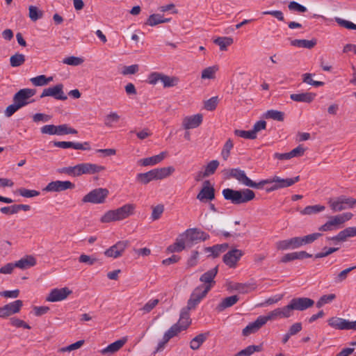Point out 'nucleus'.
<instances>
[{
	"mask_svg": "<svg viewBox=\"0 0 356 356\" xmlns=\"http://www.w3.org/2000/svg\"><path fill=\"white\" fill-rule=\"evenodd\" d=\"M136 180L143 184H147L153 180H156L153 170L147 172L139 173L136 176Z\"/></svg>",
	"mask_w": 356,
	"mask_h": 356,
	"instance_id": "39",
	"label": "nucleus"
},
{
	"mask_svg": "<svg viewBox=\"0 0 356 356\" xmlns=\"http://www.w3.org/2000/svg\"><path fill=\"white\" fill-rule=\"evenodd\" d=\"M63 85L62 83L57 84L53 87L44 88L40 95V98L44 97H53L56 99L66 100L67 97L65 95L63 90Z\"/></svg>",
	"mask_w": 356,
	"mask_h": 356,
	"instance_id": "13",
	"label": "nucleus"
},
{
	"mask_svg": "<svg viewBox=\"0 0 356 356\" xmlns=\"http://www.w3.org/2000/svg\"><path fill=\"white\" fill-rule=\"evenodd\" d=\"M232 289L241 293H248L250 291V285L243 283H235L233 284Z\"/></svg>",
	"mask_w": 356,
	"mask_h": 356,
	"instance_id": "64",
	"label": "nucleus"
},
{
	"mask_svg": "<svg viewBox=\"0 0 356 356\" xmlns=\"http://www.w3.org/2000/svg\"><path fill=\"white\" fill-rule=\"evenodd\" d=\"M347 322L348 320L339 317H332L327 321L328 325L330 327L337 330H346Z\"/></svg>",
	"mask_w": 356,
	"mask_h": 356,
	"instance_id": "34",
	"label": "nucleus"
},
{
	"mask_svg": "<svg viewBox=\"0 0 356 356\" xmlns=\"http://www.w3.org/2000/svg\"><path fill=\"white\" fill-rule=\"evenodd\" d=\"M218 271V266L211 268L202 274L200 278V280L204 284V285H200V286L209 287V291L215 284L214 278L216 276Z\"/></svg>",
	"mask_w": 356,
	"mask_h": 356,
	"instance_id": "19",
	"label": "nucleus"
},
{
	"mask_svg": "<svg viewBox=\"0 0 356 356\" xmlns=\"http://www.w3.org/2000/svg\"><path fill=\"white\" fill-rule=\"evenodd\" d=\"M147 81L152 85H156L160 81L164 88H170L177 86L179 79L177 76H170L160 72H152L149 74Z\"/></svg>",
	"mask_w": 356,
	"mask_h": 356,
	"instance_id": "5",
	"label": "nucleus"
},
{
	"mask_svg": "<svg viewBox=\"0 0 356 356\" xmlns=\"http://www.w3.org/2000/svg\"><path fill=\"white\" fill-rule=\"evenodd\" d=\"M328 204L333 212H339L347 209H353L356 205V199L341 195L335 199H330Z\"/></svg>",
	"mask_w": 356,
	"mask_h": 356,
	"instance_id": "4",
	"label": "nucleus"
},
{
	"mask_svg": "<svg viewBox=\"0 0 356 356\" xmlns=\"http://www.w3.org/2000/svg\"><path fill=\"white\" fill-rule=\"evenodd\" d=\"M209 291V287H196L191 293L189 300H188L187 306L184 308L188 309V311L191 309H194L200 302V301L207 296Z\"/></svg>",
	"mask_w": 356,
	"mask_h": 356,
	"instance_id": "7",
	"label": "nucleus"
},
{
	"mask_svg": "<svg viewBox=\"0 0 356 356\" xmlns=\"http://www.w3.org/2000/svg\"><path fill=\"white\" fill-rule=\"evenodd\" d=\"M161 23H163V17L159 14H152L149 15L145 24L154 26Z\"/></svg>",
	"mask_w": 356,
	"mask_h": 356,
	"instance_id": "56",
	"label": "nucleus"
},
{
	"mask_svg": "<svg viewBox=\"0 0 356 356\" xmlns=\"http://www.w3.org/2000/svg\"><path fill=\"white\" fill-rule=\"evenodd\" d=\"M105 170V167L90 163H81L76 165L77 177L82 175H92Z\"/></svg>",
	"mask_w": 356,
	"mask_h": 356,
	"instance_id": "10",
	"label": "nucleus"
},
{
	"mask_svg": "<svg viewBox=\"0 0 356 356\" xmlns=\"http://www.w3.org/2000/svg\"><path fill=\"white\" fill-rule=\"evenodd\" d=\"M25 62V56L22 54L17 53L10 58V65L13 67H19Z\"/></svg>",
	"mask_w": 356,
	"mask_h": 356,
	"instance_id": "48",
	"label": "nucleus"
},
{
	"mask_svg": "<svg viewBox=\"0 0 356 356\" xmlns=\"http://www.w3.org/2000/svg\"><path fill=\"white\" fill-rule=\"evenodd\" d=\"M128 244L129 242L127 241H118L115 245L105 250L104 254L107 257L118 258L122 256L125 249L128 246Z\"/></svg>",
	"mask_w": 356,
	"mask_h": 356,
	"instance_id": "17",
	"label": "nucleus"
},
{
	"mask_svg": "<svg viewBox=\"0 0 356 356\" xmlns=\"http://www.w3.org/2000/svg\"><path fill=\"white\" fill-rule=\"evenodd\" d=\"M222 193L226 200H229L234 204L247 203L255 197L254 192L249 188L239 191L225 188Z\"/></svg>",
	"mask_w": 356,
	"mask_h": 356,
	"instance_id": "2",
	"label": "nucleus"
},
{
	"mask_svg": "<svg viewBox=\"0 0 356 356\" xmlns=\"http://www.w3.org/2000/svg\"><path fill=\"white\" fill-rule=\"evenodd\" d=\"M218 70V67L217 65L208 67L202 70L201 78L202 79H213Z\"/></svg>",
	"mask_w": 356,
	"mask_h": 356,
	"instance_id": "44",
	"label": "nucleus"
},
{
	"mask_svg": "<svg viewBox=\"0 0 356 356\" xmlns=\"http://www.w3.org/2000/svg\"><path fill=\"white\" fill-rule=\"evenodd\" d=\"M218 165H219L218 161L213 160V161H210L205 167L204 171L206 172V174L208 176L214 174V172H216Z\"/></svg>",
	"mask_w": 356,
	"mask_h": 356,
	"instance_id": "61",
	"label": "nucleus"
},
{
	"mask_svg": "<svg viewBox=\"0 0 356 356\" xmlns=\"http://www.w3.org/2000/svg\"><path fill=\"white\" fill-rule=\"evenodd\" d=\"M355 269H356V266L348 268L341 271L336 277H334V283L339 284L345 281L348 277V273Z\"/></svg>",
	"mask_w": 356,
	"mask_h": 356,
	"instance_id": "46",
	"label": "nucleus"
},
{
	"mask_svg": "<svg viewBox=\"0 0 356 356\" xmlns=\"http://www.w3.org/2000/svg\"><path fill=\"white\" fill-rule=\"evenodd\" d=\"M325 209V206L316 204L306 207L303 210L300 211V213L302 215H312L323 211Z\"/></svg>",
	"mask_w": 356,
	"mask_h": 356,
	"instance_id": "43",
	"label": "nucleus"
},
{
	"mask_svg": "<svg viewBox=\"0 0 356 356\" xmlns=\"http://www.w3.org/2000/svg\"><path fill=\"white\" fill-rule=\"evenodd\" d=\"M36 90L31 88H24L19 90L14 95L13 102L17 103L21 108L26 106L29 103L34 102V100L29 101V99L35 95Z\"/></svg>",
	"mask_w": 356,
	"mask_h": 356,
	"instance_id": "8",
	"label": "nucleus"
},
{
	"mask_svg": "<svg viewBox=\"0 0 356 356\" xmlns=\"http://www.w3.org/2000/svg\"><path fill=\"white\" fill-rule=\"evenodd\" d=\"M243 252L238 249H232L224 254L222 261L229 268H235Z\"/></svg>",
	"mask_w": 356,
	"mask_h": 356,
	"instance_id": "15",
	"label": "nucleus"
},
{
	"mask_svg": "<svg viewBox=\"0 0 356 356\" xmlns=\"http://www.w3.org/2000/svg\"><path fill=\"white\" fill-rule=\"evenodd\" d=\"M229 248L228 243H222L213 245L211 247H207L204 248L206 252H210L213 257H217L220 254L225 252Z\"/></svg>",
	"mask_w": 356,
	"mask_h": 356,
	"instance_id": "30",
	"label": "nucleus"
},
{
	"mask_svg": "<svg viewBox=\"0 0 356 356\" xmlns=\"http://www.w3.org/2000/svg\"><path fill=\"white\" fill-rule=\"evenodd\" d=\"M334 21L341 26L344 27L347 29L356 30V24L353 22L339 18L335 17Z\"/></svg>",
	"mask_w": 356,
	"mask_h": 356,
	"instance_id": "59",
	"label": "nucleus"
},
{
	"mask_svg": "<svg viewBox=\"0 0 356 356\" xmlns=\"http://www.w3.org/2000/svg\"><path fill=\"white\" fill-rule=\"evenodd\" d=\"M228 178H234L236 179L240 184L248 186L250 179L248 178L244 170L240 168H232L229 170Z\"/></svg>",
	"mask_w": 356,
	"mask_h": 356,
	"instance_id": "21",
	"label": "nucleus"
},
{
	"mask_svg": "<svg viewBox=\"0 0 356 356\" xmlns=\"http://www.w3.org/2000/svg\"><path fill=\"white\" fill-rule=\"evenodd\" d=\"M290 307L293 312L294 310L305 311L314 306V301L309 298H293L289 302Z\"/></svg>",
	"mask_w": 356,
	"mask_h": 356,
	"instance_id": "12",
	"label": "nucleus"
},
{
	"mask_svg": "<svg viewBox=\"0 0 356 356\" xmlns=\"http://www.w3.org/2000/svg\"><path fill=\"white\" fill-rule=\"evenodd\" d=\"M75 184L70 181H53L49 182L43 191L47 192H62L68 189H74Z\"/></svg>",
	"mask_w": 356,
	"mask_h": 356,
	"instance_id": "9",
	"label": "nucleus"
},
{
	"mask_svg": "<svg viewBox=\"0 0 356 356\" xmlns=\"http://www.w3.org/2000/svg\"><path fill=\"white\" fill-rule=\"evenodd\" d=\"M191 323L189 311L184 307L181 310L179 321L176 324H179L181 328L186 330Z\"/></svg>",
	"mask_w": 356,
	"mask_h": 356,
	"instance_id": "32",
	"label": "nucleus"
},
{
	"mask_svg": "<svg viewBox=\"0 0 356 356\" xmlns=\"http://www.w3.org/2000/svg\"><path fill=\"white\" fill-rule=\"evenodd\" d=\"M23 305V302L20 300H17L13 302L4 305L8 316L18 313Z\"/></svg>",
	"mask_w": 356,
	"mask_h": 356,
	"instance_id": "37",
	"label": "nucleus"
},
{
	"mask_svg": "<svg viewBox=\"0 0 356 356\" xmlns=\"http://www.w3.org/2000/svg\"><path fill=\"white\" fill-rule=\"evenodd\" d=\"M316 97L315 93L312 92H303L299 94H291L290 95L291 99L298 102H312Z\"/></svg>",
	"mask_w": 356,
	"mask_h": 356,
	"instance_id": "28",
	"label": "nucleus"
},
{
	"mask_svg": "<svg viewBox=\"0 0 356 356\" xmlns=\"http://www.w3.org/2000/svg\"><path fill=\"white\" fill-rule=\"evenodd\" d=\"M186 247H187L186 244L182 235L181 234L176 239L175 243L168 247L167 251L168 252H179L182 251Z\"/></svg>",
	"mask_w": 356,
	"mask_h": 356,
	"instance_id": "33",
	"label": "nucleus"
},
{
	"mask_svg": "<svg viewBox=\"0 0 356 356\" xmlns=\"http://www.w3.org/2000/svg\"><path fill=\"white\" fill-rule=\"evenodd\" d=\"M300 180V176H296L293 178L282 179L280 177L275 176L270 179L271 184L275 183L278 185L279 188H286L293 185L295 183Z\"/></svg>",
	"mask_w": 356,
	"mask_h": 356,
	"instance_id": "25",
	"label": "nucleus"
},
{
	"mask_svg": "<svg viewBox=\"0 0 356 356\" xmlns=\"http://www.w3.org/2000/svg\"><path fill=\"white\" fill-rule=\"evenodd\" d=\"M336 298V296L334 293L327 295H323L316 302V307L318 308L322 307L324 305L327 304L333 301Z\"/></svg>",
	"mask_w": 356,
	"mask_h": 356,
	"instance_id": "53",
	"label": "nucleus"
},
{
	"mask_svg": "<svg viewBox=\"0 0 356 356\" xmlns=\"http://www.w3.org/2000/svg\"><path fill=\"white\" fill-rule=\"evenodd\" d=\"M83 61V59L81 58L72 56L65 58L63 60V63L68 65L78 66L81 65Z\"/></svg>",
	"mask_w": 356,
	"mask_h": 356,
	"instance_id": "54",
	"label": "nucleus"
},
{
	"mask_svg": "<svg viewBox=\"0 0 356 356\" xmlns=\"http://www.w3.org/2000/svg\"><path fill=\"white\" fill-rule=\"evenodd\" d=\"M127 341V337H123L109 344L107 347L101 350L103 355H112L118 352Z\"/></svg>",
	"mask_w": 356,
	"mask_h": 356,
	"instance_id": "24",
	"label": "nucleus"
},
{
	"mask_svg": "<svg viewBox=\"0 0 356 356\" xmlns=\"http://www.w3.org/2000/svg\"><path fill=\"white\" fill-rule=\"evenodd\" d=\"M267 322L266 316H259L254 322L249 323V325L253 329V331L256 332Z\"/></svg>",
	"mask_w": 356,
	"mask_h": 356,
	"instance_id": "50",
	"label": "nucleus"
},
{
	"mask_svg": "<svg viewBox=\"0 0 356 356\" xmlns=\"http://www.w3.org/2000/svg\"><path fill=\"white\" fill-rule=\"evenodd\" d=\"M71 293L72 291L67 287L54 289L46 298V300L52 302L61 301L66 299Z\"/></svg>",
	"mask_w": 356,
	"mask_h": 356,
	"instance_id": "16",
	"label": "nucleus"
},
{
	"mask_svg": "<svg viewBox=\"0 0 356 356\" xmlns=\"http://www.w3.org/2000/svg\"><path fill=\"white\" fill-rule=\"evenodd\" d=\"M293 314L289 303L282 307H278L270 312L266 316L267 321H273L279 318H288Z\"/></svg>",
	"mask_w": 356,
	"mask_h": 356,
	"instance_id": "11",
	"label": "nucleus"
},
{
	"mask_svg": "<svg viewBox=\"0 0 356 356\" xmlns=\"http://www.w3.org/2000/svg\"><path fill=\"white\" fill-rule=\"evenodd\" d=\"M343 225L341 219L338 215L330 216L329 220L321 227L318 230L321 232H329L341 227Z\"/></svg>",
	"mask_w": 356,
	"mask_h": 356,
	"instance_id": "20",
	"label": "nucleus"
},
{
	"mask_svg": "<svg viewBox=\"0 0 356 356\" xmlns=\"http://www.w3.org/2000/svg\"><path fill=\"white\" fill-rule=\"evenodd\" d=\"M239 300L238 296L234 295L224 298L221 302L217 306L216 309L218 312H222L226 308L230 307L235 305Z\"/></svg>",
	"mask_w": 356,
	"mask_h": 356,
	"instance_id": "31",
	"label": "nucleus"
},
{
	"mask_svg": "<svg viewBox=\"0 0 356 356\" xmlns=\"http://www.w3.org/2000/svg\"><path fill=\"white\" fill-rule=\"evenodd\" d=\"M108 193L109 192L107 188H95L86 195L83 197L82 202H90L92 204H102L105 202V200L108 195Z\"/></svg>",
	"mask_w": 356,
	"mask_h": 356,
	"instance_id": "6",
	"label": "nucleus"
},
{
	"mask_svg": "<svg viewBox=\"0 0 356 356\" xmlns=\"http://www.w3.org/2000/svg\"><path fill=\"white\" fill-rule=\"evenodd\" d=\"M213 42L220 47L221 51H225L227 47L233 43V39L230 37H218Z\"/></svg>",
	"mask_w": 356,
	"mask_h": 356,
	"instance_id": "41",
	"label": "nucleus"
},
{
	"mask_svg": "<svg viewBox=\"0 0 356 356\" xmlns=\"http://www.w3.org/2000/svg\"><path fill=\"white\" fill-rule=\"evenodd\" d=\"M209 332L201 333L195 337L190 342V348L192 350H197L200 348L201 345L206 341Z\"/></svg>",
	"mask_w": 356,
	"mask_h": 356,
	"instance_id": "36",
	"label": "nucleus"
},
{
	"mask_svg": "<svg viewBox=\"0 0 356 356\" xmlns=\"http://www.w3.org/2000/svg\"><path fill=\"white\" fill-rule=\"evenodd\" d=\"M234 147V143L232 139L229 138L225 143L221 152V156L225 161H227L230 155V151Z\"/></svg>",
	"mask_w": 356,
	"mask_h": 356,
	"instance_id": "52",
	"label": "nucleus"
},
{
	"mask_svg": "<svg viewBox=\"0 0 356 356\" xmlns=\"http://www.w3.org/2000/svg\"><path fill=\"white\" fill-rule=\"evenodd\" d=\"M164 211V206L163 204H158L152 207V212L151 218L152 220H156L159 219Z\"/></svg>",
	"mask_w": 356,
	"mask_h": 356,
	"instance_id": "58",
	"label": "nucleus"
},
{
	"mask_svg": "<svg viewBox=\"0 0 356 356\" xmlns=\"http://www.w3.org/2000/svg\"><path fill=\"white\" fill-rule=\"evenodd\" d=\"M183 330H184L181 328L179 324L175 323L171 326L167 332H165L163 336L165 337V339L170 340Z\"/></svg>",
	"mask_w": 356,
	"mask_h": 356,
	"instance_id": "45",
	"label": "nucleus"
},
{
	"mask_svg": "<svg viewBox=\"0 0 356 356\" xmlns=\"http://www.w3.org/2000/svg\"><path fill=\"white\" fill-rule=\"evenodd\" d=\"M322 236L321 233H313L302 237H300V245L310 244Z\"/></svg>",
	"mask_w": 356,
	"mask_h": 356,
	"instance_id": "49",
	"label": "nucleus"
},
{
	"mask_svg": "<svg viewBox=\"0 0 356 356\" xmlns=\"http://www.w3.org/2000/svg\"><path fill=\"white\" fill-rule=\"evenodd\" d=\"M57 135L62 136L66 134H76L77 130L69 127L67 124H63L57 126Z\"/></svg>",
	"mask_w": 356,
	"mask_h": 356,
	"instance_id": "47",
	"label": "nucleus"
},
{
	"mask_svg": "<svg viewBox=\"0 0 356 356\" xmlns=\"http://www.w3.org/2000/svg\"><path fill=\"white\" fill-rule=\"evenodd\" d=\"M291 44L294 47L306 48V49H312L316 44V40L312 39L310 40H293L291 42Z\"/></svg>",
	"mask_w": 356,
	"mask_h": 356,
	"instance_id": "35",
	"label": "nucleus"
},
{
	"mask_svg": "<svg viewBox=\"0 0 356 356\" xmlns=\"http://www.w3.org/2000/svg\"><path fill=\"white\" fill-rule=\"evenodd\" d=\"M119 120V115L115 112H111L105 117L104 124L111 127L113 123L118 122Z\"/></svg>",
	"mask_w": 356,
	"mask_h": 356,
	"instance_id": "55",
	"label": "nucleus"
},
{
	"mask_svg": "<svg viewBox=\"0 0 356 356\" xmlns=\"http://www.w3.org/2000/svg\"><path fill=\"white\" fill-rule=\"evenodd\" d=\"M167 152H162L158 155L140 159L138 163L143 166L154 165L161 163L167 156Z\"/></svg>",
	"mask_w": 356,
	"mask_h": 356,
	"instance_id": "26",
	"label": "nucleus"
},
{
	"mask_svg": "<svg viewBox=\"0 0 356 356\" xmlns=\"http://www.w3.org/2000/svg\"><path fill=\"white\" fill-rule=\"evenodd\" d=\"M159 302V300L158 299L150 300L140 309V310L143 312V314L149 313L158 305Z\"/></svg>",
	"mask_w": 356,
	"mask_h": 356,
	"instance_id": "63",
	"label": "nucleus"
},
{
	"mask_svg": "<svg viewBox=\"0 0 356 356\" xmlns=\"http://www.w3.org/2000/svg\"><path fill=\"white\" fill-rule=\"evenodd\" d=\"M29 16L30 19L33 22L37 21L38 19L42 18L43 16L42 11L38 10V8L34 6H30L29 7Z\"/></svg>",
	"mask_w": 356,
	"mask_h": 356,
	"instance_id": "51",
	"label": "nucleus"
},
{
	"mask_svg": "<svg viewBox=\"0 0 356 356\" xmlns=\"http://www.w3.org/2000/svg\"><path fill=\"white\" fill-rule=\"evenodd\" d=\"M356 236V227H349L339 232L337 235L332 237H327V241L343 242L348 238Z\"/></svg>",
	"mask_w": 356,
	"mask_h": 356,
	"instance_id": "18",
	"label": "nucleus"
},
{
	"mask_svg": "<svg viewBox=\"0 0 356 356\" xmlns=\"http://www.w3.org/2000/svg\"><path fill=\"white\" fill-rule=\"evenodd\" d=\"M262 349V345H251L238 352L234 356H251L256 352H261Z\"/></svg>",
	"mask_w": 356,
	"mask_h": 356,
	"instance_id": "38",
	"label": "nucleus"
},
{
	"mask_svg": "<svg viewBox=\"0 0 356 356\" xmlns=\"http://www.w3.org/2000/svg\"><path fill=\"white\" fill-rule=\"evenodd\" d=\"M33 85L35 86H43L53 81V77H47L45 75H39L30 79Z\"/></svg>",
	"mask_w": 356,
	"mask_h": 356,
	"instance_id": "42",
	"label": "nucleus"
},
{
	"mask_svg": "<svg viewBox=\"0 0 356 356\" xmlns=\"http://www.w3.org/2000/svg\"><path fill=\"white\" fill-rule=\"evenodd\" d=\"M36 264V260L33 256H26L15 263V266L21 269H26L34 266Z\"/></svg>",
	"mask_w": 356,
	"mask_h": 356,
	"instance_id": "29",
	"label": "nucleus"
},
{
	"mask_svg": "<svg viewBox=\"0 0 356 356\" xmlns=\"http://www.w3.org/2000/svg\"><path fill=\"white\" fill-rule=\"evenodd\" d=\"M339 248H327L324 247L323 251L314 255L315 259L323 258L329 256L330 254L337 252Z\"/></svg>",
	"mask_w": 356,
	"mask_h": 356,
	"instance_id": "60",
	"label": "nucleus"
},
{
	"mask_svg": "<svg viewBox=\"0 0 356 356\" xmlns=\"http://www.w3.org/2000/svg\"><path fill=\"white\" fill-rule=\"evenodd\" d=\"M136 205L135 204H126L116 209L106 211L100 218L102 223H108L120 221L129 218L135 213Z\"/></svg>",
	"mask_w": 356,
	"mask_h": 356,
	"instance_id": "1",
	"label": "nucleus"
},
{
	"mask_svg": "<svg viewBox=\"0 0 356 356\" xmlns=\"http://www.w3.org/2000/svg\"><path fill=\"white\" fill-rule=\"evenodd\" d=\"M18 193L20 195L24 197H33L38 196L40 192L35 190H29L24 188H19Z\"/></svg>",
	"mask_w": 356,
	"mask_h": 356,
	"instance_id": "62",
	"label": "nucleus"
},
{
	"mask_svg": "<svg viewBox=\"0 0 356 356\" xmlns=\"http://www.w3.org/2000/svg\"><path fill=\"white\" fill-rule=\"evenodd\" d=\"M276 245L278 250H282L298 248L301 247L300 242V236L280 241L277 243Z\"/></svg>",
	"mask_w": 356,
	"mask_h": 356,
	"instance_id": "22",
	"label": "nucleus"
},
{
	"mask_svg": "<svg viewBox=\"0 0 356 356\" xmlns=\"http://www.w3.org/2000/svg\"><path fill=\"white\" fill-rule=\"evenodd\" d=\"M234 134L236 136L246 138V139H255L257 138V135H254L252 130L249 131H244V130H239L236 129L234 131Z\"/></svg>",
	"mask_w": 356,
	"mask_h": 356,
	"instance_id": "57",
	"label": "nucleus"
},
{
	"mask_svg": "<svg viewBox=\"0 0 356 356\" xmlns=\"http://www.w3.org/2000/svg\"><path fill=\"white\" fill-rule=\"evenodd\" d=\"M215 198V189L211 186L209 180L203 183V186L200 191L197 195V199L202 202H206L209 200H213Z\"/></svg>",
	"mask_w": 356,
	"mask_h": 356,
	"instance_id": "14",
	"label": "nucleus"
},
{
	"mask_svg": "<svg viewBox=\"0 0 356 356\" xmlns=\"http://www.w3.org/2000/svg\"><path fill=\"white\" fill-rule=\"evenodd\" d=\"M264 117L266 119L283 122L284 120V113L277 110H268L264 113Z\"/></svg>",
	"mask_w": 356,
	"mask_h": 356,
	"instance_id": "40",
	"label": "nucleus"
},
{
	"mask_svg": "<svg viewBox=\"0 0 356 356\" xmlns=\"http://www.w3.org/2000/svg\"><path fill=\"white\" fill-rule=\"evenodd\" d=\"M202 122V115L196 114L194 115L186 117L182 122L185 129H194L197 127Z\"/></svg>",
	"mask_w": 356,
	"mask_h": 356,
	"instance_id": "23",
	"label": "nucleus"
},
{
	"mask_svg": "<svg viewBox=\"0 0 356 356\" xmlns=\"http://www.w3.org/2000/svg\"><path fill=\"white\" fill-rule=\"evenodd\" d=\"M181 235L188 248L209 238V235L207 233L198 228L188 229Z\"/></svg>",
	"mask_w": 356,
	"mask_h": 356,
	"instance_id": "3",
	"label": "nucleus"
},
{
	"mask_svg": "<svg viewBox=\"0 0 356 356\" xmlns=\"http://www.w3.org/2000/svg\"><path fill=\"white\" fill-rule=\"evenodd\" d=\"M175 169L173 166L163 167L153 169L156 180L165 179L171 175Z\"/></svg>",
	"mask_w": 356,
	"mask_h": 356,
	"instance_id": "27",
	"label": "nucleus"
}]
</instances>
